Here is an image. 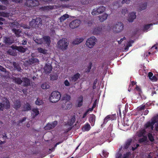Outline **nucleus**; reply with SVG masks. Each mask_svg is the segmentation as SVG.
Instances as JSON below:
<instances>
[{
	"label": "nucleus",
	"mask_w": 158,
	"mask_h": 158,
	"mask_svg": "<svg viewBox=\"0 0 158 158\" xmlns=\"http://www.w3.org/2000/svg\"><path fill=\"white\" fill-rule=\"evenodd\" d=\"M60 93L57 91H54L52 92L49 97L50 101L52 103L57 102L60 99Z\"/></svg>",
	"instance_id": "f257e3e1"
},
{
	"label": "nucleus",
	"mask_w": 158,
	"mask_h": 158,
	"mask_svg": "<svg viewBox=\"0 0 158 158\" xmlns=\"http://www.w3.org/2000/svg\"><path fill=\"white\" fill-rule=\"evenodd\" d=\"M42 19L40 18L33 19L30 23V25L33 28L37 29L42 24Z\"/></svg>",
	"instance_id": "f03ea898"
},
{
	"label": "nucleus",
	"mask_w": 158,
	"mask_h": 158,
	"mask_svg": "<svg viewBox=\"0 0 158 158\" xmlns=\"http://www.w3.org/2000/svg\"><path fill=\"white\" fill-rule=\"evenodd\" d=\"M69 44V43L67 42V39H62L60 40L58 42V47L62 50H66Z\"/></svg>",
	"instance_id": "7ed1b4c3"
},
{
	"label": "nucleus",
	"mask_w": 158,
	"mask_h": 158,
	"mask_svg": "<svg viewBox=\"0 0 158 158\" xmlns=\"http://www.w3.org/2000/svg\"><path fill=\"white\" fill-rule=\"evenodd\" d=\"M123 27L124 26L123 23L120 22H117L113 25V30L114 32L118 33L123 30Z\"/></svg>",
	"instance_id": "20e7f679"
},
{
	"label": "nucleus",
	"mask_w": 158,
	"mask_h": 158,
	"mask_svg": "<svg viewBox=\"0 0 158 158\" xmlns=\"http://www.w3.org/2000/svg\"><path fill=\"white\" fill-rule=\"evenodd\" d=\"M97 40L94 36H92L88 38L86 43V45L89 48H92L95 44Z\"/></svg>",
	"instance_id": "39448f33"
},
{
	"label": "nucleus",
	"mask_w": 158,
	"mask_h": 158,
	"mask_svg": "<svg viewBox=\"0 0 158 158\" xmlns=\"http://www.w3.org/2000/svg\"><path fill=\"white\" fill-rule=\"evenodd\" d=\"M39 4V2L37 0H27L25 3V5L29 8L37 6Z\"/></svg>",
	"instance_id": "423d86ee"
},
{
	"label": "nucleus",
	"mask_w": 158,
	"mask_h": 158,
	"mask_svg": "<svg viewBox=\"0 0 158 158\" xmlns=\"http://www.w3.org/2000/svg\"><path fill=\"white\" fill-rule=\"evenodd\" d=\"M106 10V8L103 6L99 7L97 9H94L92 10L91 14L93 15H97L102 13L104 12Z\"/></svg>",
	"instance_id": "0eeeda50"
},
{
	"label": "nucleus",
	"mask_w": 158,
	"mask_h": 158,
	"mask_svg": "<svg viewBox=\"0 0 158 158\" xmlns=\"http://www.w3.org/2000/svg\"><path fill=\"white\" fill-rule=\"evenodd\" d=\"M61 104V107L64 110H69L72 106V104L69 102L63 101Z\"/></svg>",
	"instance_id": "6e6552de"
},
{
	"label": "nucleus",
	"mask_w": 158,
	"mask_h": 158,
	"mask_svg": "<svg viewBox=\"0 0 158 158\" xmlns=\"http://www.w3.org/2000/svg\"><path fill=\"white\" fill-rule=\"evenodd\" d=\"M81 21L78 19L73 20L69 24V27L72 29H74L79 27L81 23Z\"/></svg>",
	"instance_id": "1a4fd4ad"
},
{
	"label": "nucleus",
	"mask_w": 158,
	"mask_h": 158,
	"mask_svg": "<svg viewBox=\"0 0 158 158\" xmlns=\"http://www.w3.org/2000/svg\"><path fill=\"white\" fill-rule=\"evenodd\" d=\"M11 48L13 50H16L21 53L25 52L27 49L26 47L24 48L22 46H18L16 45H12L11 46Z\"/></svg>",
	"instance_id": "9d476101"
},
{
	"label": "nucleus",
	"mask_w": 158,
	"mask_h": 158,
	"mask_svg": "<svg viewBox=\"0 0 158 158\" xmlns=\"http://www.w3.org/2000/svg\"><path fill=\"white\" fill-rule=\"evenodd\" d=\"M147 2L141 3L139 6L138 10L139 11H141L147 8Z\"/></svg>",
	"instance_id": "9b49d317"
},
{
	"label": "nucleus",
	"mask_w": 158,
	"mask_h": 158,
	"mask_svg": "<svg viewBox=\"0 0 158 158\" xmlns=\"http://www.w3.org/2000/svg\"><path fill=\"white\" fill-rule=\"evenodd\" d=\"M3 42L6 44L11 45L13 43V40L10 37L4 38Z\"/></svg>",
	"instance_id": "f8f14e48"
},
{
	"label": "nucleus",
	"mask_w": 158,
	"mask_h": 158,
	"mask_svg": "<svg viewBox=\"0 0 158 158\" xmlns=\"http://www.w3.org/2000/svg\"><path fill=\"white\" fill-rule=\"evenodd\" d=\"M22 111H26L30 110H31V106L30 105L27 103L22 107Z\"/></svg>",
	"instance_id": "ddd939ff"
},
{
	"label": "nucleus",
	"mask_w": 158,
	"mask_h": 158,
	"mask_svg": "<svg viewBox=\"0 0 158 158\" xmlns=\"http://www.w3.org/2000/svg\"><path fill=\"white\" fill-rule=\"evenodd\" d=\"M136 17L135 13L132 12L129 14L128 20L129 22H132L136 18Z\"/></svg>",
	"instance_id": "4468645a"
},
{
	"label": "nucleus",
	"mask_w": 158,
	"mask_h": 158,
	"mask_svg": "<svg viewBox=\"0 0 158 158\" xmlns=\"http://www.w3.org/2000/svg\"><path fill=\"white\" fill-rule=\"evenodd\" d=\"M132 141V140L131 139H128L124 144L123 149H128L130 145L131 144Z\"/></svg>",
	"instance_id": "2eb2a0df"
},
{
	"label": "nucleus",
	"mask_w": 158,
	"mask_h": 158,
	"mask_svg": "<svg viewBox=\"0 0 158 158\" xmlns=\"http://www.w3.org/2000/svg\"><path fill=\"white\" fill-rule=\"evenodd\" d=\"M52 69L51 65L46 64L44 67V70L45 73L48 74L50 73L52 70Z\"/></svg>",
	"instance_id": "dca6fc26"
},
{
	"label": "nucleus",
	"mask_w": 158,
	"mask_h": 158,
	"mask_svg": "<svg viewBox=\"0 0 158 158\" xmlns=\"http://www.w3.org/2000/svg\"><path fill=\"white\" fill-rule=\"evenodd\" d=\"M80 77V74L79 73H77L70 77L71 80L73 82H76Z\"/></svg>",
	"instance_id": "f3484780"
},
{
	"label": "nucleus",
	"mask_w": 158,
	"mask_h": 158,
	"mask_svg": "<svg viewBox=\"0 0 158 158\" xmlns=\"http://www.w3.org/2000/svg\"><path fill=\"white\" fill-rule=\"evenodd\" d=\"M43 40L45 44L49 45L50 44L51 41L50 38L49 36H44L43 37Z\"/></svg>",
	"instance_id": "a211bd4d"
},
{
	"label": "nucleus",
	"mask_w": 158,
	"mask_h": 158,
	"mask_svg": "<svg viewBox=\"0 0 158 158\" xmlns=\"http://www.w3.org/2000/svg\"><path fill=\"white\" fill-rule=\"evenodd\" d=\"M13 65L14 68L18 71H21L22 70L21 67L19 64L17 63L14 62L13 63Z\"/></svg>",
	"instance_id": "6ab92c4d"
},
{
	"label": "nucleus",
	"mask_w": 158,
	"mask_h": 158,
	"mask_svg": "<svg viewBox=\"0 0 158 158\" xmlns=\"http://www.w3.org/2000/svg\"><path fill=\"white\" fill-rule=\"evenodd\" d=\"M108 15L106 13L102 15L101 16L98 17L99 18V20L101 22H103L106 19L107 17H108Z\"/></svg>",
	"instance_id": "aec40b11"
},
{
	"label": "nucleus",
	"mask_w": 158,
	"mask_h": 158,
	"mask_svg": "<svg viewBox=\"0 0 158 158\" xmlns=\"http://www.w3.org/2000/svg\"><path fill=\"white\" fill-rule=\"evenodd\" d=\"M32 115L33 118H35L39 114V111L37 108H33L32 110Z\"/></svg>",
	"instance_id": "412c9836"
},
{
	"label": "nucleus",
	"mask_w": 158,
	"mask_h": 158,
	"mask_svg": "<svg viewBox=\"0 0 158 158\" xmlns=\"http://www.w3.org/2000/svg\"><path fill=\"white\" fill-rule=\"evenodd\" d=\"M95 120V116L93 114H91L89 118V121L91 123V125H94Z\"/></svg>",
	"instance_id": "4be33fe9"
},
{
	"label": "nucleus",
	"mask_w": 158,
	"mask_h": 158,
	"mask_svg": "<svg viewBox=\"0 0 158 158\" xmlns=\"http://www.w3.org/2000/svg\"><path fill=\"white\" fill-rule=\"evenodd\" d=\"M14 108L16 110H17L19 109L21 106V102L19 100H16L14 103Z\"/></svg>",
	"instance_id": "5701e85b"
},
{
	"label": "nucleus",
	"mask_w": 158,
	"mask_h": 158,
	"mask_svg": "<svg viewBox=\"0 0 158 158\" xmlns=\"http://www.w3.org/2000/svg\"><path fill=\"white\" fill-rule=\"evenodd\" d=\"M23 84L24 86H27L30 85V80L27 77L24 78Z\"/></svg>",
	"instance_id": "b1692460"
},
{
	"label": "nucleus",
	"mask_w": 158,
	"mask_h": 158,
	"mask_svg": "<svg viewBox=\"0 0 158 158\" xmlns=\"http://www.w3.org/2000/svg\"><path fill=\"white\" fill-rule=\"evenodd\" d=\"M3 104L4 105V107L6 109H8L10 108V102L6 98H5V103Z\"/></svg>",
	"instance_id": "393cba45"
},
{
	"label": "nucleus",
	"mask_w": 158,
	"mask_h": 158,
	"mask_svg": "<svg viewBox=\"0 0 158 158\" xmlns=\"http://www.w3.org/2000/svg\"><path fill=\"white\" fill-rule=\"evenodd\" d=\"M12 32L15 33V35L17 37H19L20 35L21 31L19 29H17L15 28H13L12 29Z\"/></svg>",
	"instance_id": "a878e982"
},
{
	"label": "nucleus",
	"mask_w": 158,
	"mask_h": 158,
	"mask_svg": "<svg viewBox=\"0 0 158 158\" xmlns=\"http://www.w3.org/2000/svg\"><path fill=\"white\" fill-rule=\"evenodd\" d=\"M151 121L148 122L144 125V128L145 129H146L148 128H149L151 127V125L153 124H155V122H153L152 121Z\"/></svg>",
	"instance_id": "bb28decb"
},
{
	"label": "nucleus",
	"mask_w": 158,
	"mask_h": 158,
	"mask_svg": "<svg viewBox=\"0 0 158 158\" xmlns=\"http://www.w3.org/2000/svg\"><path fill=\"white\" fill-rule=\"evenodd\" d=\"M83 97L82 95L80 96L79 98V100L78 102L77 106L78 107H80L83 104Z\"/></svg>",
	"instance_id": "cd10ccee"
},
{
	"label": "nucleus",
	"mask_w": 158,
	"mask_h": 158,
	"mask_svg": "<svg viewBox=\"0 0 158 158\" xmlns=\"http://www.w3.org/2000/svg\"><path fill=\"white\" fill-rule=\"evenodd\" d=\"M84 40V39L82 38L76 39L73 42V44H78Z\"/></svg>",
	"instance_id": "c85d7f7f"
},
{
	"label": "nucleus",
	"mask_w": 158,
	"mask_h": 158,
	"mask_svg": "<svg viewBox=\"0 0 158 158\" xmlns=\"http://www.w3.org/2000/svg\"><path fill=\"white\" fill-rule=\"evenodd\" d=\"M29 61L30 64H33L34 63L39 62V60L37 58H31L29 59Z\"/></svg>",
	"instance_id": "c756f323"
},
{
	"label": "nucleus",
	"mask_w": 158,
	"mask_h": 158,
	"mask_svg": "<svg viewBox=\"0 0 158 158\" xmlns=\"http://www.w3.org/2000/svg\"><path fill=\"white\" fill-rule=\"evenodd\" d=\"M37 50L39 53L46 54L47 53L48 50L43 49L41 48H37Z\"/></svg>",
	"instance_id": "7c9ffc66"
},
{
	"label": "nucleus",
	"mask_w": 158,
	"mask_h": 158,
	"mask_svg": "<svg viewBox=\"0 0 158 158\" xmlns=\"http://www.w3.org/2000/svg\"><path fill=\"white\" fill-rule=\"evenodd\" d=\"M13 80L15 83L19 85L21 84L22 82V81L21 80V78L19 77L17 78L16 77H14L13 78Z\"/></svg>",
	"instance_id": "2f4dec72"
},
{
	"label": "nucleus",
	"mask_w": 158,
	"mask_h": 158,
	"mask_svg": "<svg viewBox=\"0 0 158 158\" xmlns=\"http://www.w3.org/2000/svg\"><path fill=\"white\" fill-rule=\"evenodd\" d=\"M53 8V6H47L42 7L40 8V9L43 11L49 10Z\"/></svg>",
	"instance_id": "473e14b6"
},
{
	"label": "nucleus",
	"mask_w": 158,
	"mask_h": 158,
	"mask_svg": "<svg viewBox=\"0 0 158 158\" xmlns=\"http://www.w3.org/2000/svg\"><path fill=\"white\" fill-rule=\"evenodd\" d=\"M41 87L43 89H49L50 88V86L47 82H45L43 83L41 85Z\"/></svg>",
	"instance_id": "72a5a7b5"
},
{
	"label": "nucleus",
	"mask_w": 158,
	"mask_h": 158,
	"mask_svg": "<svg viewBox=\"0 0 158 158\" xmlns=\"http://www.w3.org/2000/svg\"><path fill=\"white\" fill-rule=\"evenodd\" d=\"M148 136L149 140L152 142H153L154 141V136L152 135V134L151 133H149L148 134Z\"/></svg>",
	"instance_id": "f704fd0d"
},
{
	"label": "nucleus",
	"mask_w": 158,
	"mask_h": 158,
	"mask_svg": "<svg viewBox=\"0 0 158 158\" xmlns=\"http://www.w3.org/2000/svg\"><path fill=\"white\" fill-rule=\"evenodd\" d=\"M69 15L68 14H65L60 17V19L61 22L64 21L66 19L69 18Z\"/></svg>",
	"instance_id": "c9c22d12"
},
{
	"label": "nucleus",
	"mask_w": 158,
	"mask_h": 158,
	"mask_svg": "<svg viewBox=\"0 0 158 158\" xmlns=\"http://www.w3.org/2000/svg\"><path fill=\"white\" fill-rule=\"evenodd\" d=\"M92 62H89V65L87 67V68L85 70V72L87 73H88L90 72L92 67Z\"/></svg>",
	"instance_id": "e433bc0d"
},
{
	"label": "nucleus",
	"mask_w": 158,
	"mask_h": 158,
	"mask_svg": "<svg viewBox=\"0 0 158 158\" xmlns=\"http://www.w3.org/2000/svg\"><path fill=\"white\" fill-rule=\"evenodd\" d=\"M76 121L75 116L73 115L72 118L70 119L69 122V124L70 126L73 125Z\"/></svg>",
	"instance_id": "4c0bfd02"
},
{
	"label": "nucleus",
	"mask_w": 158,
	"mask_h": 158,
	"mask_svg": "<svg viewBox=\"0 0 158 158\" xmlns=\"http://www.w3.org/2000/svg\"><path fill=\"white\" fill-rule=\"evenodd\" d=\"M151 121H152L155 122V124L158 123V114L153 116L151 119Z\"/></svg>",
	"instance_id": "58836bf2"
},
{
	"label": "nucleus",
	"mask_w": 158,
	"mask_h": 158,
	"mask_svg": "<svg viewBox=\"0 0 158 158\" xmlns=\"http://www.w3.org/2000/svg\"><path fill=\"white\" fill-rule=\"evenodd\" d=\"M44 129L46 130H50L53 129L52 125L51 123H48L47 125L44 127Z\"/></svg>",
	"instance_id": "ea45409f"
},
{
	"label": "nucleus",
	"mask_w": 158,
	"mask_h": 158,
	"mask_svg": "<svg viewBox=\"0 0 158 158\" xmlns=\"http://www.w3.org/2000/svg\"><path fill=\"white\" fill-rule=\"evenodd\" d=\"M153 24L152 23H150L145 25L143 27L144 31H147V30L150 28L151 26L153 25Z\"/></svg>",
	"instance_id": "a19ab883"
},
{
	"label": "nucleus",
	"mask_w": 158,
	"mask_h": 158,
	"mask_svg": "<svg viewBox=\"0 0 158 158\" xmlns=\"http://www.w3.org/2000/svg\"><path fill=\"white\" fill-rule=\"evenodd\" d=\"M147 140L146 136H143L142 138H140L139 140V142L140 143H142L146 141Z\"/></svg>",
	"instance_id": "79ce46f5"
},
{
	"label": "nucleus",
	"mask_w": 158,
	"mask_h": 158,
	"mask_svg": "<svg viewBox=\"0 0 158 158\" xmlns=\"http://www.w3.org/2000/svg\"><path fill=\"white\" fill-rule=\"evenodd\" d=\"M90 128L91 127L90 125L88 123L85 124L83 127V128H84V129L85 131H89L90 130Z\"/></svg>",
	"instance_id": "37998d69"
},
{
	"label": "nucleus",
	"mask_w": 158,
	"mask_h": 158,
	"mask_svg": "<svg viewBox=\"0 0 158 158\" xmlns=\"http://www.w3.org/2000/svg\"><path fill=\"white\" fill-rule=\"evenodd\" d=\"M109 0H98V2L99 4H105Z\"/></svg>",
	"instance_id": "c03bdc74"
},
{
	"label": "nucleus",
	"mask_w": 158,
	"mask_h": 158,
	"mask_svg": "<svg viewBox=\"0 0 158 158\" xmlns=\"http://www.w3.org/2000/svg\"><path fill=\"white\" fill-rule=\"evenodd\" d=\"M70 98L71 97L70 96L68 95H66V96L63 97V101L65 100L67 102H69V101L70 100Z\"/></svg>",
	"instance_id": "a18cd8bd"
},
{
	"label": "nucleus",
	"mask_w": 158,
	"mask_h": 158,
	"mask_svg": "<svg viewBox=\"0 0 158 158\" xmlns=\"http://www.w3.org/2000/svg\"><path fill=\"white\" fill-rule=\"evenodd\" d=\"M35 41L38 44H42L43 43V40L42 39H36Z\"/></svg>",
	"instance_id": "49530a36"
},
{
	"label": "nucleus",
	"mask_w": 158,
	"mask_h": 158,
	"mask_svg": "<svg viewBox=\"0 0 158 158\" xmlns=\"http://www.w3.org/2000/svg\"><path fill=\"white\" fill-rule=\"evenodd\" d=\"M110 115H108L106 116L104 119L103 123L106 124L107 123L108 121L110 120Z\"/></svg>",
	"instance_id": "de8ad7c7"
},
{
	"label": "nucleus",
	"mask_w": 158,
	"mask_h": 158,
	"mask_svg": "<svg viewBox=\"0 0 158 158\" xmlns=\"http://www.w3.org/2000/svg\"><path fill=\"white\" fill-rule=\"evenodd\" d=\"M89 1L90 0H81V4L85 5L88 4Z\"/></svg>",
	"instance_id": "09e8293b"
},
{
	"label": "nucleus",
	"mask_w": 158,
	"mask_h": 158,
	"mask_svg": "<svg viewBox=\"0 0 158 158\" xmlns=\"http://www.w3.org/2000/svg\"><path fill=\"white\" fill-rule=\"evenodd\" d=\"M135 41L134 40H130L128 42L127 44L128 47H130L132 46V44L134 43Z\"/></svg>",
	"instance_id": "8fccbe9b"
},
{
	"label": "nucleus",
	"mask_w": 158,
	"mask_h": 158,
	"mask_svg": "<svg viewBox=\"0 0 158 158\" xmlns=\"http://www.w3.org/2000/svg\"><path fill=\"white\" fill-rule=\"evenodd\" d=\"M42 103V101L41 100H39L38 99H37V100L35 102V103L37 105H40Z\"/></svg>",
	"instance_id": "3c124183"
},
{
	"label": "nucleus",
	"mask_w": 158,
	"mask_h": 158,
	"mask_svg": "<svg viewBox=\"0 0 158 158\" xmlns=\"http://www.w3.org/2000/svg\"><path fill=\"white\" fill-rule=\"evenodd\" d=\"M103 155L105 158L107 157L108 156L109 153L105 151H103Z\"/></svg>",
	"instance_id": "603ef678"
},
{
	"label": "nucleus",
	"mask_w": 158,
	"mask_h": 158,
	"mask_svg": "<svg viewBox=\"0 0 158 158\" xmlns=\"http://www.w3.org/2000/svg\"><path fill=\"white\" fill-rule=\"evenodd\" d=\"M98 81V80L97 79H96L93 83V89H95L96 88V85Z\"/></svg>",
	"instance_id": "864d4df0"
},
{
	"label": "nucleus",
	"mask_w": 158,
	"mask_h": 158,
	"mask_svg": "<svg viewBox=\"0 0 158 158\" xmlns=\"http://www.w3.org/2000/svg\"><path fill=\"white\" fill-rule=\"evenodd\" d=\"M93 34L94 35H98L99 34V31L97 28H94L93 31Z\"/></svg>",
	"instance_id": "5fc2aeb1"
},
{
	"label": "nucleus",
	"mask_w": 158,
	"mask_h": 158,
	"mask_svg": "<svg viewBox=\"0 0 158 158\" xmlns=\"http://www.w3.org/2000/svg\"><path fill=\"white\" fill-rule=\"evenodd\" d=\"M57 121H55L52 122L51 124L52 125L53 128L57 125Z\"/></svg>",
	"instance_id": "6e6d98bb"
},
{
	"label": "nucleus",
	"mask_w": 158,
	"mask_h": 158,
	"mask_svg": "<svg viewBox=\"0 0 158 158\" xmlns=\"http://www.w3.org/2000/svg\"><path fill=\"white\" fill-rule=\"evenodd\" d=\"M9 53L13 56H15L17 55V54L16 52H14V50H11L9 52Z\"/></svg>",
	"instance_id": "4d7b16f0"
},
{
	"label": "nucleus",
	"mask_w": 158,
	"mask_h": 158,
	"mask_svg": "<svg viewBox=\"0 0 158 158\" xmlns=\"http://www.w3.org/2000/svg\"><path fill=\"white\" fill-rule=\"evenodd\" d=\"M64 84L66 86H69L70 85V83L67 80L64 81Z\"/></svg>",
	"instance_id": "13d9d810"
},
{
	"label": "nucleus",
	"mask_w": 158,
	"mask_h": 158,
	"mask_svg": "<svg viewBox=\"0 0 158 158\" xmlns=\"http://www.w3.org/2000/svg\"><path fill=\"white\" fill-rule=\"evenodd\" d=\"M130 0H123L122 1V3L123 4L125 3H126L127 4H129L130 3Z\"/></svg>",
	"instance_id": "bf43d9fd"
},
{
	"label": "nucleus",
	"mask_w": 158,
	"mask_h": 158,
	"mask_svg": "<svg viewBox=\"0 0 158 158\" xmlns=\"http://www.w3.org/2000/svg\"><path fill=\"white\" fill-rule=\"evenodd\" d=\"M26 119V117H23L21 120H20L18 121V124H19L20 123H22L24 121H25Z\"/></svg>",
	"instance_id": "052dcab7"
},
{
	"label": "nucleus",
	"mask_w": 158,
	"mask_h": 158,
	"mask_svg": "<svg viewBox=\"0 0 158 158\" xmlns=\"http://www.w3.org/2000/svg\"><path fill=\"white\" fill-rule=\"evenodd\" d=\"M135 89L136 90L139 92V94H140L142 92L140 88L137 85Z\"/></svg>",
	"instance_id": "680f3d73"
},
{
	"label": "nucleus",
	"mask_w": 158,
	"mask_h": 158,
	"mask_svg": "<svg viewBox=\"0 0 158 158\" xmlns=\"http://www.w3.org/2000/svg\"><path fill=\"white\" fill-rule=\"evenodd\" d=\"M150 79L153 81H157V77L155 76H153Z\"/></svg>",
	"instance_id": "e2e57ef3"
},
{
	"label": "nucleus",
	"mask_w": 158,
	"mask_h": 158,
	"mask_svg": "<svg viewBox=\"0 0 158 158\" xmlns=\"http://www.w3.org/2000/svg\"><path fill=\"white\" fill-rule=\"evenodd\" d=\"M4 105L2 103L0 102V111H2L4 109Z\"/></svg>",
	"instance_id": "0e129e2a"
},
{
	"label": "nucleus",
	"mask_w": 158,
	"mask_h": 158,
	"mask_svg": "<svg viewBox=\"0 0 158 158\" xmlns=\"http://www.w3.org/2000/svg\"><path fill=\"white\" fill-rule=\"evenodd\" d=\"M154 130L158 132V123H155Z\"/></svg>",
	"instance_id": "69168bd1"
},
{
	"label": "nucleus",
	"mask_w": 158,
	"mask_h": 158,
	"mask_svg": "<svg viewBox=\"0 0 158 158\" xmlns=\"http://www.w3.org/2000/svg\"><path fill=\"white\" fill-rule=\"evenodd\" d=\"M0 70L4 72H6V69L5 68L0 65Z\"/></svg>",
	"instance_id": "338daca9"
},
{
	"label": "nucleus",
	"mask_w": 158,
	"mask_h": 158,
	"mask_svg": "<svg viewBox=\"0 0 158 158\" xmlns=\"http://www.w3.org/2000/svg\"><path fill=\"white\" fill-rule=\"evenodd\" d=\"M92 23L93 21L92 20H89L87 23V25L88 26H90L92 25Z\"/></svg>",
	"instance_id": "774afa93"
}]
</instances>
